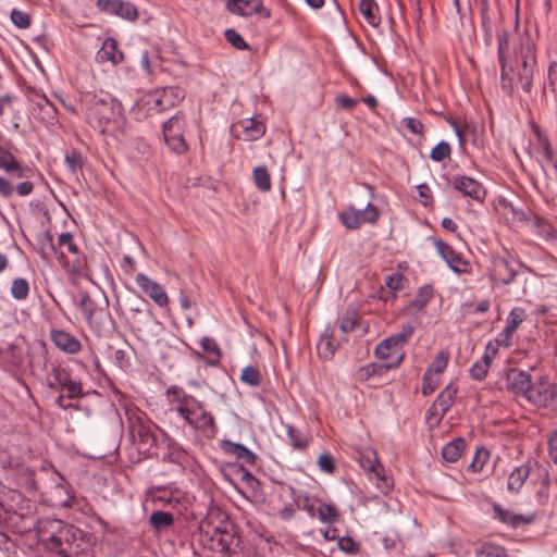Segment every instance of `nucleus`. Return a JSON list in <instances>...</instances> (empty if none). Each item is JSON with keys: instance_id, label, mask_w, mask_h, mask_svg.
Segmentation results:
<instances>
[{"instance_id": "obj_1", "label": "nucleus", "mask_w": 557, "mask_h": 557, "mask_svg": "<svg viewBox=\"0 0 557 557\" xmlns=\"http://www.w3.org/2000/svg\"><path fill=\"white\" fill-rule=\"evenodd\" d=\"M38 542L49 552L61 557H89L88 542L83 532L58 519H45L37 523Z\"/></svg>"}, {"instance_id": "obj_2", "label": "nucleus", "mask_w": 557, "mask_h": 557, "mask_svg": "<svg viewBox=\"0 0 557 557\" xmlns=\"http://www.w3.org/2000/svg\"><path fill=\"white\" fill-rule=\"evenodd\" d=\"M165 395L171 405V410L183 418L187 425L207 438L214 437L218 431L216 422L202 401L198 400L194 395L187 394L177 385L169 386Z\"/></svg>"}, {"instance_id": "obj_3", "label": "nucleus", "mask_w": 557, "mask_h": 557, "mask_svg": "<svg viewBox=\"0 0 557 557\" xmlns=\"http://www.w3.org/2000/svg\"><path fill=\"white\" fill-rule=\"evenodd\" d=\"M81 111L87 123L100 134L110 133L111 124L115 123L122 106L110 96L99 97L92 92H84L79 98Z\"/></svg>"}, {"instance_id": "obj_4", "label": "nucleus", "mask_w": 557, "mask_h": 557, "mask_svg": "<svg viewBox=\"0 0 557 557\" xmlns=\"http://www.w3.org/2000/svg\"><path fill=\"white\" fill-rule=\"evenodd\" d=\"M199 532L201 544L213 552L227 554L230 556L237 555L240 552L242 539L235 532L231 523L212 527L211 523L205 519L199 524Z\"/></svg>"}, {"instance_id": "obj_5", "label": "nucleus", "mask_w": 557, "mask_h": 557, "mask_svg": "<svg viewBox=\"0 0 557 557\" xmlns=\"http://www.w3.org/2000/svg\"><path fill=\"white\" fill-rule=\"evenodd\" d=\"M513 85L516 82L525 94H531L536 69L535 46L530 38L522 39L519 49L515 51Z\"/></svg>"}, {"instance_id": "obj_6", "label": "nucleus", "mask_w": 557, "mask_h": 557, "mask_svg": "<svg viewBox=\"0 0 557 557\" xmlns=\"http://www.w3.org/2000/svg\"><path fill=\"white\" fill-rule=\"evenodd\" d=\"M127 433L133 444L137 445L140 454L148 455L157 444V437L152 432V423L146 414L126 411Z\"/></svg>"}, {"instance_id": "obj_7", "label": "nucleus", "mask_w": 557, "mask_h": 557, "mask_svg": "<svg viewBox=\"0 0 557 557\" xmlns=\"http://www.w3.org/2000/svg\"><path fill=\"white\" fill-rule=\"evenodd\" d=\"M498 41L497 59L500 66V87L509 97L513 96V64L508 59L510 32L505 28L496 30Z\"/></svg>"}, {"instance_id": "obj_8", "label": "nucleus", "mask_w": 557, "mask_h": 557, "mask_svg": "<svg viewBox=\"0 0 557 557\" xmlns=\"http://www.w3.org/2000/svg\"><path fill=\"white\" fill-rule=\"evenodd\" d=\"M521 271L532 272L530 267L512 257H496L493 259L491 278L496 283L509 285L515 282Z\"/></svg>"}, {"instance_id": "obj_9", "label": "nucleus", "mask_w": 557, "mask_h": 557, "mask_svg": "<svg viewBox=\"0 0 557 557\" xmlns=\"http://www.w3.org/2000/svg\"><path fill=\"white\" fill-rule=\"evenodd\" d=\"M413 332L414 327L411 324L404 325L401 332L392 334L375 346V357L381 360H386L393 356L397 358L400 352H404L403 348L409 342Z\"/></svg>"}, {"instance_id": "obj_10", "label": "nucleus", "mask_w": 557, "mask_h": 557, "mask_svg": "<svg viewBox=\"0 0 557 557\" xmlns=\"http://www.w3.org/2000/svg\"><path fill=\"white\" fill-rule=\"evenodd\" d=\"M527 399L536 406L555 407L557 406V386L546 379H540L531 385Z\"/></svg>"}, {"instance_id": "obj_11", "label": "nucleus", "mask_w": 557, "mask_h": 557, "mask_svg": "<svg viewBox=\"0 0 557 557\" xmlns=\"http://www.w3.org/2000/svg\"><path fill=\"white\" fill-rule=\"evenodd\" d=\"M0 170L4 171L11 180L30 178L34 171L30 166L20 162L8 149L0 145Z\"/></svg>"}, {"instance_id": "obj_12", "label": "nucleus", "mask_w": 557, "mask_h": 557, "mask_svg": "<svg viewBox=\"0 0 557 557\" xmlns=\"http://www.w3.org/2000/svg\"><path fill=\"white\" fill-rule=\"evenodd\" d=\"M434 246L438 255L445 260L447 265L456 273H469L471 265L466 261L460 253L454 250V248L442 239L435 238Z\"/></svg>"}, {"instance_id": "obj_13", "label": "nucleus", "mask_w": 557, "mask_h": 557, "mask_svg": "<svg viewBox=\"0 0 557 557\" xmlns=\"http://www.w3.org/2000/svg\"><path fill=\"white\" fill-rule=\"evenodd\" d=\"M96 7L106 13L120 16L127 21H135L138 17L137 8L123 0H97Z\"/></svg>"}, {"instance_id": "obj_14", "label": "nucleus", "mask_w": 557, "mask_h": 557, "mask_svg": "<svg viewBox=\"0 0 557 557\" xmlns=\"http://www.w3.org/2000/svg\"><path fill=\"white\" fill-rule=\"evenodd\" d=\"M506 389L517 396L528 397L531 388V376L528 372L512 368L506 372Z\"/></svg>"}, {"instance_id": "obj_15", "label": "nucleus", "mask_w": 557, "mask_h": 557, "mask_svg": "<svg viewBox=\"0 0 557 557\" xmlns=\"http://www.w3.org/2000/svg\"><path fill=\"white\" fill-rule=\"evenodd\" d=\"M55 383L58 384V392L65 391L66 397L70 399L84 397L86 394L83 391V385L78 381H74L65 368L60 364L54 366Z\"/></svg>"}, {"instance_id": "obj_16", "label": "nucleus", "mask_w": 557, "mask_h": 557, "mask_svg": "<svg viewBox=\"0 0 557 557\" xmlns=\"http://www.w3.org/2000/svg\"><path fill=\"white\" fill-rule=\"evenodd\" d=\"M493 512H494V519H496L497 521H499L512 529H517L522 525L531 524L536 519L535 513H529V515L516 513L508 509H504L497 503L493 504Z\"/></svg>"}, {"instance_id": "obj_17", "label": "nucleus", "mask_w": 557, "mask_h": 557, "mask_svg": "<svg viewBox=\"0 0 557 557\" xmlns=\"http://www.w3.org/2000/svg\"><path fill=\"white\" fill-rule=\"evenodd\" d=\"M226 9L240 16L260 14L268 18L271 15L270 11L263 7L262 0H228Z\"/></svg>"}, {"instance_id": "obj_18", "label": "nucleus", "mask_w": 557, "mask_h": 557, "mask_svg": "<svg viewBox=\"0 0 557 557\" xmlns=\"http://www.w3.org/2000/svg\"><path fill=\"white\" fill-rule=\"evenodd\" d=\"M136 283L159 307L169 305V297L163 287L156 281H152L144 273L136 275Z\"/></svg>"}, {"instance_id": "obj_19", "label": "nucleus", "mask_w": 557, "mask_h": 557, "mask_svg": "<svg viewBox=\"0 0 557 557\" xmlns=\"http://www.w3.org/2000/svg\"><path fill=\"white\" fill-rule=\"evenodd\" d=\"M405 359V352H400L398 357L387 363L371 362L358 370V376L360 381H368L372 376H382L389 370L398 368Z\"/></svg>"}, {"instance_id": "obj_20", "label": "nucleus", "mask_w": 557, "mask_h": 557, "mask_svg": "<svg viewBox=\"0 0 557 557\" xmlns=\"http://www.w3.org/2000/svg\"><path fill=\"white\" fill-rule=\"evenodd\" d=\"M454 187L462 195L476 201H483L486 190L481 183L469 176L459 175L454 180Z\"/></svg>"}, {"instance_id": "obj_21", "label": "nucleus", "mask_w": 557, "mask_h": 557, "mask_svg": "<svg viewBox=\"0 0 557 557\" xmlns=\"http://www.w3.org/2000/svg\"><path fill=\"white\" fill-rule=\"evenodd\" d=\"M480 15L484 41L490 46L493 41L494 26L496 21L500 20V13L491 9L490 0H480Z\"/></svg>"}, {"instance_id": "obj_22", "label": "nucleus", "mask_w": 557, "mask_h": 557, "mask_svg": "<svg viewBox=\"0 0 557 557\" xmlns=\"http://www.w3.org/2000/svg\"><path fill=\"white\" fill-rule=\"evenodd\" d=\"M123 61L124 53L119 50L117 41L112 37H108L96 53V62L99 64L110 62L112 65H117Z\"/></svg>"}, {"instance_id": "obj_23", "label": "nucleus", "mask_w": 557, "mask_h": 557, "mask_svg": "<svg viewBox=\"0 0 557 557\" xmlns=\"http://www.w3.org/2000/svg\"><path fill=\"white\" fill-rule=\"evenodd\" d=\"M51 342L62 351L75 355L81 351V342L72 334L63 330H51Z\"/></svg>"}, {"instance_id": "obj_24", "label": "nucleus", "mask_w": 557, "mask_h": 557, "mask_svg": "<svg viewBox=\"0 0 557 557\" xmlns=\"http://www.w3.org/2000/svg\"><path fill=\"white\" fill-rule=\"evenodd\" d=\"M457 391V386L448 384L432 404L430 411L434 410L435 413H438V421L442 420L453 407Z\"/></svg>"}, {"instance_id": "obj_25", "label": "nucleus", "mask_w": 557, "mask_h": 557, "mask_svg": "<svg viewBox=\"0 0 557 557\" xmlns=\"http://www.w3.org/2000/svg\"><path fill=\"white\" fill-rule=\"evenodd\" d=\"M338 346L334 329L326 327L317 344L318 355L322 359L330 360L334 357Z\"/></svg>"}, {"instance_id": "obj_26", "label": "nucleus", "mask_w": 557, "mask_h": 557, "mask_svg": "<svg viewBox=\"0 0 557 557\" xmlns=\"http://www.w3.org/2000/svg\"><path fill=\"white\" fill-rule=\"evenodd\" d=\"M25 181L21 182L14 188L13 184L9 178L0 176V196L4 198H10L14 190L18 196L25 197L33 193L34 184L28 181V178H24Z\"/></svg>"}, {"instance_id": "obj_27", "label": "nucleus", "mask_w": 557, "mask_h": 557, "mask_svg": "<svg viewBox=\"0 0 557 557\" xmlns=\"http://www.w3.org/2000/svg\"><path fill=\"white\" fill-rule=\"evenodd\" d=\"M223 450L236 457V459L242 460L250 466H255L257 461V455L253 454L250 449L239 443H233L231 441L223 442Z\"/></svg>"}, {"instance_id": "obj_28", "label": "nucleus", "mask_w": 557, "mask_h": 557, "mask_svg": "<svg viewBox=\"0 0 557 557\" xmlns=\"http://www.w3.org/2000/svg\"><path fill=\"white\" fill-rule=\"evenodd\" d=\"M359 463L363 470L373 473L381 480H384V469L380 463L377 455L374 450L368 449L363 453H360Z\"/></svg>"}, {"instance_id": "obj_29", "label": "nucleus", "mask_w": 557, "mask_h": 557, "mask_svg": "<svg viewBox=\"0 0 557 557\" xmlns=\"http://www.w3.org/2000/svg\"><path fill=\"white\" fill-rule=\"evenodd\" d=\"M186 127V116L183 111H177L173 116L165 121L162 125V135L178 136L184 135Z\"/></svg>"}, {"instance_id": "obj_30", "label": "nucleus", "mask_w": 557, "mask_h": 557, "mask_svg": "<svg viewBox=\"0 0 557 557\" xmlns=\"http://www.w3.org/2000/svg\"><path fill=\"white\" fill-rule=\"evenodd\" d=\"M149 525L154 532H164L174 525V515L172 512L156 510L149 517Z\"/></svg>"}, {"instance_id": "obj_31", "label": "nucleus", "mask_w": 557, "mask_h": 557, "mask_svg": "<svg viewBox=\"0 0 557 557\" xmlns=\"http://www.w3.org/2000/svg\"><path fill=\"white\" fill-rule=\"evenodd\" d=\"M530 472L531 468L529 465H521L515 468L508 476L507 488L512 493H518L530 475Z\"/></svg>"}, {"instance_id": "obj_32", "label": "nucleus", "mask_w": 557, "mask_h": 557, "mask_svg": "<svg viewBox=\"0 0 557 557\" xmlns=\"http://www.w3.org/2000/svg\"><path fill=\"white\" fill-rule=\"evenodd\" d=\"M358 8L363 18L371 26L377 27L381 24L379 5L374 0H360Z\"/></svg>"}, {"instance_id": "obj_33", "label": "nucleus", "mask_w": 557, "mask_h": 557, "mask_svg": "<svg viewBox=\"0 0 557 557\" xmlns=\"http://www.w3.org/2000/svg\"><path fill=\"white\" fill-rule=\"evenodd\" d=\"M465 448L466 441L462 437H457L442 448V457L447 462H456L461 457Z\"/></svg>"}, {"instance_id": "obj_34", "label": "nucleus", "mask_w": 557, "mask_h": 557, "mask_svg": "<svg viewBox=\"0 0 557 557\" xmlns=\"http://www.w3.org/2000/svg\"><path fill=\"white\" fill-rule=\"evenodd\" d=\"M79 310L82 314L84 315L85 320L89 325H92L95 319L97 318V314L101 311L97 308L96 302L94 299L89 296L88 293L83 292L81 293V299L78 302Z\"/></svg>"}, {"instance_id": "obj_35", "label": "nucleus", "mask_w": 557, "mask_h": 557, "mask_svg": "<svg viewBox=\"0 0 557 557\" xmlns=\"http://www.w3.org/2000/svg\"><path fill=\"white\" fill-rule=\"evenodd\" d=\"M200 346L202 350L209 355L207 363L212 367L218 366L220 363L222 352L216 342L211 337H203L200 341Z\"/></svg>"}, {"instance_id": "obj_36", "label": "nucleus", "mask_w": 557, "mask_h": 557, "mask_svg": "<svg viewBox=\"0 0 557 557\" xmlns=\"http://www.w3.org/2000/svg\"><path fill=\"white\" fill-rule=\"evenodd\" d=\"M252 178L256 187L262 191L267 193L271 189V176L270 173L264 165H259L253 169Z\"/></svg>"}, {"instance_id": "obj_37", "label": "nucleus", "mask_w": 557, "mask_h": 557, "mask_svg": "<svg viewBox=\"0 0 557 557\" xmlns=\"http://www.w3.org/2000/svg\"><path fill=\"white\" fill-rule=\"evenodd\" d=\"M433 297V288L430 285H424L419 288L414 298H412L409 302V307L416 310L423 309L426 304Z\"/></svg>"}, {"instance_id": "obj_38", "label": "nucleus", "mask_w": 557, "mask_h": 557, "mask_svg": "<svg viewBox=\"0 0 557 557\" xmlns=\"http://www.w3.org/2000/svg\"><path fill=\"white\" fill-rule=\"evenodd\" d=\"M318 518L324 523H334L338 520L339 513L334 505L319 503L317 507Z\"/></svg>"}, {"instance_id": "obj_39", "label": "nucleus", "mask_w": 557, "mask_h": 557, "mask_svg": "<svg viewBox=\"0 0 557 557\" xmlns=\"http://www.w3.org/2000/svg\"><path fill=\"white\" fill-rule=\"evenodd\" d=\"M478 557H509L505 547L493 544L484 543L475 549Z\"/></svg>"}, {"instance_id": "obj_40", "label": "nucleus", "mask_w": 557, "mask_h": 557, "mask_svg": "<svg viewBox=\"0 0 557 557\" xmlns=\"http://www.w3.org/2000/svg\"><path fill=\"white\" fill-rule=\"evenodd\" d=\"M490 367L491 363L488 362V357L483 356L470 368V376L475 381H483L487 375Z\"/></svg>"}, {"instance_id": "obj_41", "label": "nucleus", "mask_w": 557, "mask_h": 557, "mask_svg": "<svg viewBox=\"0 0 557 557\" xmlns=\"http://www.w3.org/2000/svg\"><path fill=\"white\" fill-rule=\"evenodd\" d=\"M83 163V156L77 150L73 149L65 154V164L73 175H77L79 172H82Z\"/></svg>"}, {"instance_id": "obj_42", "label": "nucleus", "mask_w": 557, "mask_h": 557, "mask_svg": "<svg viewBox=\"0 0 557 557\" xmlns=\"http://www.w3.org/2000/svg\"><path fill=\"white\" fill-rule=\"evenodd\" d=\"M29 284L23 277L14 278L11 286V295L16 300H24L28 297Z\"/></svg>"}, {"instance_id": "obj_43", "label": "nucleus", "mask_w": 557, "mask_h": 557, "mask_svg": "<svg viewBox=\"0 0 557 557\" xmlns=\"http://www.w3.org/2000/svg\"><path fill=\"white\" fill-rule=\"evenodd\" d=\"M358 323V312L355 309H348L339 320V329L344 334L352 332Z\"/></svg>"}, {"instance_id": "obj_44", "label": "nucleus", "mask_w": 557, "mask_h": 557, "mask_svg": "<svg viewBox=\"0 0 557 557\" xmlns=\"http://www.w3.org/2000/svg\"><path fill=\"white\" fill-rule=\"evenodd\" d=\"M164 143L168 145L171 151L176 154H184L188 150V145L185 140L184 135L178 136H164Z\"/></svg>"}, {"instance_id": "obj_45", "label": "nucleus", "mask_w": 557, "mask_h": 557, "mask_svg": "<svg viewBox=\"0 0 557 557\" xmlns=\"http://www.w3.org/2000/svg\"><path fill=\"white\" fill-rule=\"evenodd\" d=\"M287 437L295 449L302 450L308 446V438L293 425H287Z\"/></svg>"}, {"instance_id": "obj_46", "label": "nucleus", "mask_w": 557, "mask_h": 557, "mask_svg": "<svg viewBox=\"0 0 557 557\" xmlns=\"http://www.w3.org/2000/svg\"><path fill=\"white\" fill-rule=\"evenodd\" d=\"M355 213L357 214L360 226L363 223H375L380 216V213H379L376 207H374L370 202L362 210L355 209Z\"/></svg>"}, {"instance_id": "obj_47", "label": "nucleus", "mask_w": 557, "mask_h": 557, "mask_svg": "<svg viewBox=\"0 0 557 557\" xmlns=\"http://www.w3.org/2000/svg\"><path fill=\"white\" fill-rule=\"evenodd\" d=\"M234 473L250 488H257L260 485L258 479L243 465H234Z\"/></svg>"}, {"instance_id": "obj_48", "label": "nucleus", "mask_w": 557, "mask_h": 557, "mask_svg": "<svg viewBox=\"0 0 557 557\" xmlns=\"http://www.w3.org/2000/svg\"><path fill=\"white\" fill-rule=\"evenodd\" d=\"M240 380L243 383L251 387H257L261 383V375L257 368L252 366H247L242 371Z\"/></svg>"}, {"instance_id": "obj_49", "label": "nucleus", "mask_w": 557, "mask_h": 557, "mask_svg": "<svg viewBox=\"0 0 557 557\" xmlns=\"http://www.w3.org/2000/svg\"><path fill=\"white\" fill-rule=\"evenodd\" d=\"M164 95L166 103L170 108L174 107L176 103L182 101L185 98V91L178 86H169L161 89Z\"/></svg>"}, {"instance_id": "obj_50", "label": "nucleus", "mask_w": 557, "mask_h": 557, "mask_svg": "<svg viewBox=\"0 0 557 557\" xmlns=\"http://www.w3.org/2000/svg\"><path fill=\"white\" fill-rule=\"evenodd\" d=\"M67 271L76 276H88L89 269L86 256L79 257L78 255H75V259L72 261Z\"/></svg>"}, {"instance_id": "obj_51", "label": "nucleus", "mask_w": 557, "mask_h": 557, "mask_svg": "<svg viewBox=\"0 0 557 557\" xmlns=\"http://www.w3.org/2000/svg\"><path fill=\"white\" fill-rule=\"evenodd\" d=\"M225 39L237 50H249V45L235 29L228 28L224 32Z\"/></svg>"}, {"instance_id": "obj_52", "label": "nucleus", "mask_w": 557, "mask_h": 557, "mask_svg": "<svg viewBox=\"0 0 557 557\" xmlns=\"http://www.w3.org/2000/svg\"><path fill=\"white\" fill-rule=\"evenodd\" d=\"M131 350L132 348L127 345L126 348H119L114 351L113 360L120 369L125 370L131 366Z\"/></svg>"}, {"instance_id": "obj_53", "label": "nucleus", "mask_w": 557, "mask_h": 557, "mask_svg": "<svg viewBox=\"0 0 557 557\" xmlns=\"http://www.w3.org/2000/svg\"><path fill=\"white\" fill-rule=\"evenodd\" d=\"M451 148L447 141L438 143L430 153V158L433 161L441 162L450 157Z\"/></svg>"}, {"instance_id": "obj_54", "label": "nucleus", "mask_w": 557, "mask_h": 557, "mask_svg": "<svg viewBox=\"0 0 557 557\" xmlns=\"http://www.w3.org/2000/svg\"><path fill=\"white\" fill-rule=\"evenodd\" d=\"M488 459H490V451L483 447L478 448L469 467L474 472H480L483 470V468H484L485 463L488 461Z\"/></svg>"}, {"instance_id": "obj_55", "label": "nucleus", "mask_w": 557, "mask_h": 557, "mask_svg": "<svg viewBox=\"0 0 557 557\" xmlns=\"http://www.w3.org/2000/svg\"><path fill=\"white\" fill-rule=\"evenodd\" d=\"M438 385V379L435 374L431 373V370H425L422 379L421 392L424 396L431 395Z\"/></svg>"}, {"instance_id": "obj_56", "label": "nucleus", "mask_w": 557, "mask_h": 557, "mask_svg": "<svg viewBox=\"0 0 557 557\" xmlns=\"http://www.w3.org/2000/svg\"><path fill=\"white\" fill-rule=\"evenodd\" d=\"M339 219L345 227L349 230H357L360 227L359 220L355 213L354 208H349L339 214Z\"/></svg>"}, {"instance_id": "obj_57", "label": "nucleus", "mask_w": 557, "mask_h": 557, "mask_svg": "<svg viewBox=\"0 0 557 557\" xmlns=\"http://www.w3.org/2000/svg\"><path fill=\"white\" fill-rule=\"evenodd\" d=\"M11 21L12 23L21 29H25L30 25V16L26 12L20 11L17 9H13L11 12Z\"/></svg>"}, {"instance_id": "obj_58", "label": "nucleus", "mask_w": 557, "mask_h": 557, "mask_svg": "<svg viewBox=\"0 0 557 557\" xmlns=\"http://www.w3.org/2000/svg\"><path fill=\"white\" fill-rule=\"evenodd\" d=\"M447 363L448 356L444 351H440L426 370H431V373L433 374H438L446 369Z\"/></svg>"}, {"instance_id": "obj_59", "label": "nucleus", "mask_w": 557, "mask_h": 557, "mask_svg": "<svg viewBox=\"0 0 557 557\" xmlns=\"http://www.w3.org/2000/svg\"><path fill=\"white\" fill-rule=\"evenodd\" d=\"M524 320L525 310L520 307H515L509 312L506 323L517 330Z\"/></svg>"}, {"instance_id": "obj_60", "label": "nucleus", "mask_w": 557, "mask_h": 557, "mask_svg": "<svg viewBox=\"0 0 557 557\" xmlns=\"http://www.w3.org/2000/svg\"><path fill=\"white\" fill-rule=\"evenodd\" d=\"M150 101L153 103L151 109L156 110L157 112H163L170 107L166 104L169 101L165 100L164 95L161 90H157L153 94L149 96Z\"/></svg>"}, {"instance_id": "obj_61", "label": "nucleus", "mask_w": 557, "mask_h": 557, "mask_svg": "<svg viewBox=\"0 0 557 557\" xmlns=\"http://www.w3.org/2000/svg\"><path fill=\"white\" fill-rule=\"evenodd\" d=\"M338 547L347 554H357L360 549L359 543L355 542L350 536H343L338 540Z\"/></svg>"}, {"instance_id": "obj_62", "label": "nucleus", "mask_w": 557, "mask_h": 557, "mask_svg": "<svg viewBox=\"0 0 557 557\" xmlns=\"http://www.w3.org/2000/svg\"><path fill=\"white\" fill-rule=\"evenodd\" d=\"M58 250L53 242V236L47 232L45 240L41 244V255L44 259H48L49 255H57Z\"/></svg>"}, {"instance_id": "obj_63", "label": "nucleus", "mask_w": 557, "mask_h": 557, "mask_svg": "<svg viewBox=\"0 0 557 557\" xmlns=\"http://www.w3.org/2000/svg\"><path fill=\"white\" fill-rule=\"evenodd\" d=\"M318 465L321 471L325 473H333L335 470L334 458L331 454H323L318 459Z\"/></svg>"}, {"instance_id": "obj_64", "label": "nucleus", "mask_w": 557, "mask_h": 557, "mask_svg": "<svg viewBox=\"0 0 557 557\" xmlns=\"http://www.w3.org/2000/svg\"><path fill=\"white\" fill-rule=\"evenodd\" d=\"M548 456L550 460L557 465V431H555L547 441Z\"/></svg>"}]
</instances>
